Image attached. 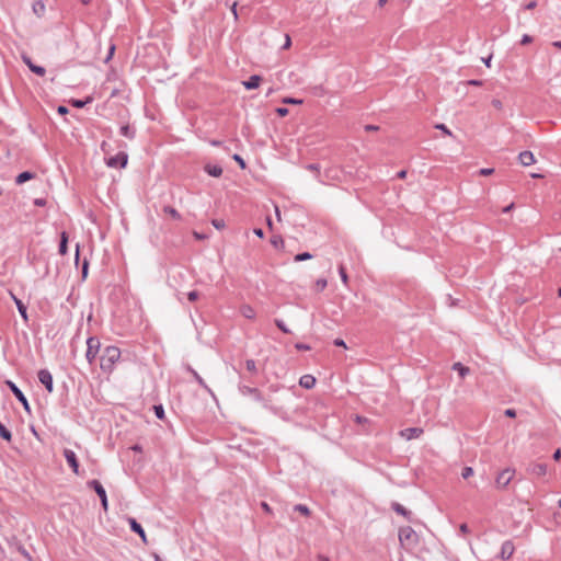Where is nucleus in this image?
<instances>
[{"label":"nucleus","mask_w":561,"mask_h":561,"mask_svg":"<svg viewBox=\"0 0 561 561\" xmlns=\"http://www.w3.org/2000/svg\"><path fill=\"white\" fill-rule=\"evenodd\" d=\"M261 507L266 512V513H272V510L270 507V505L266 503V502H262L261 503Z\"/></svg>","instance_id":"obj_57"},{"label":"nucleus","mask_w":561,"mask_h":561,"mask_svg":"<svg viewBox=\"0 0 561 561\" xmlns=\"http://www.w3.org/2000/svg\"><path fill=\"white\" fill-rule=\"evenodd\" d=\"M153 411L158 419L162 420L164 417V410L162 405H154Z\"/></svg>","instance_id":"obj_34"},{"label":"nucleus","mask_w":561,"mask_h":561,"mask_svg":"<svg viewBox=\"0 0 561 561\" xmlns=\"http://www.w3.org/2000/svg\"><path fill=\"white\" fill-rule=\"evenodd\" d=\"M339 273H340L342 282L344 284H347L348 277H347L346 271H345V268L343 266H340Z\"/></svg>","instance_id":"obj_39"},{"label":"nucleus","mask_w":561,"mask_h":561,"mask_svg":"<svg viewBox=\"0 0 561 561\" xmlns=\"http://www.w3.org/2000/svg\"><path fill=\"white\" fill-rule=\"evenodd\" d=\"M31 71H32V72H34V73H36V75H37V76H39V77H43V76H45V73H46L45 68H44V67H42V66H37V65H35V66H31Z\"/></svg>","instance_id":"obj_31"},{"label":"nucleus","mask_w":561,"mask_h":561,"mask_svg":"<svg viewBox=\"0 0 561 561\" xmlns=\"http://www.w3.org/2000/svg\"><path fill=\"white\" fill-rule=\"evenodd\" d=\"M240 391L243 394H251L256 400H261V393H260V391L256 388H251V387H248V386H243V387L240 388Z\"/></svg>","instance_id":"obj_20"},{"label":"nucleus","mask_w":561,"mask_h":561,"mask_svg":"<svg viewBox=\"0 0 561 561\" xmlns=\"http://www.w3.org/2000/svg\"><path fill=\"white\" fill-rule=\"evenodd\" d=\"M306 169L309 170V171H312V172H319L320 171L319 164H316V163L308 164L306 167Z\"/></svg>","instance_id":"obj_48"},{"label":"nucleus","mask_w":561,"mask_h":561,"mask_svg":"<svg viewBox=\"0 0 561 561\" xmlns=\"http://www.w3.org/2000/svg\"><path fill=\"white\" fill-rule=\"evenodd\" d=\"M188 370L192 373L193 377L197 380V382L203 386L209 393L213 394L211 390L208 388V386L205 383L204 379L197 374V371H195L194 369H192L191 367L188 368Z\"/></svg>","instance_id":"obj_26"},{"label":"nucleus","mask_w":561,"mask_h":561,"mask_svg":"<svg viewBox=\"0 0 561 561\" xmlns=\"http://www.w3.org/2000/svg\"><path fill=\"white\" fill-rule=\"evenodd\" d=\"M328 285V282L325 278H319L317 282H316V288L317 290L321 291L323 290Z\"/></svg>","instance_id":"obj_35"},{"label":"nucleus","mask_w":561,"mask_h":561,"mask_svg":"<svg viewBox=\"0 0 561 561\" xmlns=\"http://www.w3.org/2000/svg\"><path fill=\"white\" fill-rule=\"evenodd\" d=\"M514 545L511 541H505L501 547V557L503 559H508L514 553Z\"/></svg>","instance_id":"obj_14"},{"label":"nucleus","mask_w":561,"mask_h":561,"mask_svg":"<svg viewBox=\"0 0 561 561\" xmlns=\"http://www.w3.org/2000/svg\"><path fill=\"white\" fill-rule=\"evenodd\" d=\"M64 456H65L68 465L72 469V471L76 474H79V461L77 459V456H76L75 451H72L71 449H65L64 450Z\"/></svg>","instance_id":"obj_9"},{"label":"nucleus","mask_w":561,"mask_h":561,"mask_svg":"<svg viewBox=\"0 0 561 561\" xmlns=\"http://www.w3.org/2000/svg\"><path fill=\"white\" fill-rule=\"evenodd\" d=\"M89 102H91V98H88L87 100H72L71 103L75 107L81 108L85 106V104H88Z\"/></svg>","instance_id":"obj_32"},{"label":"nucleus","mask_w":561,"mask_h":561,"mask_svg":"<svg viewBox=\"0 0 561 561\" xmlns=\"http://www.w3.org/2000/svg\"><path fill=\"white\" fill-rule=\"evenodd\" d=\"M88 485L96 492L98 496L101 500L102 506L104 507V510H107L106 492L102 484L98 480H91L88 482Z\"/></svg>","instance_id":"obj_7"},{"label":"nucleus","mask_w":561,"mask_h":561,"mask_svg":"<svg viewBox=\"0 0 561 561\" xmlns=\"http://www.w3.org/2000/svg\"><path fill=\"white\" fill-rule=\"evenodd\" d=\"M262 81V78L257 75L251 76L247 81H243V85L248 90L256 89L259 88L260 83Z\"/></svg>","instance_id":"obj_13"},{"label":"nucleus","mask_w":561,"mask_h":561,"mask_svg":"<svg viewBox=\"0 0 561 561\" xmlns=\"http://www.w3.org/2000/svg\"><path fill=\"white\" fill-rule=\"evenodd\" d=\"M121 351L116 346H107L101 356V368L104 371H112L114 364L119 359Z\"/></svg>","instance_id":"obj_1"},{"label":"nucleus","mask_w":561,"mask_h":561,"mask_svg":"<svg viewBox=\"0 0 561 561\" xmlns=\"http://www.w3.org/2000/svg\"><path fill=\"white\" fill-rule=\"evenodd\" d=\"M163 210H164V213L169 214L174 219H180V217H181L179 211L171 206H165Z\"/></svg>","instance_id":"obj_29"},{"label":"nucleus","mask_w":561,"mask_h":561,"mask_svg":"<svg viewBox=\"0 0 561 561\" xmlns=\"http://www.w3.org/2000/svg\"><path fill=\"white\" fill-rule=\"evenodd\" d=\"M318 560H319V561H330V559H329L328 557L322 556V554H319V556H318Z\"/></svg>","instance_id":"obj_64"},{"label":"nucleus","mask_w":561,"mask_h":561,"mask_svg":"<svg viewBox=\"0 0 561 561\" xmlns=\"http://www.w3.org/2000/svg\"><path fill=\"white\" fill-rule=\"evenodd\" d=\"M399 540L404 549H413L417 545V535L410 526L401 527L399 530Z\"/></svg>","instance_id":"obj_2"},{"label":"nucleus","mask_w":561,"mask_h":561,"mask_svg":"<svg viewBox=\"0 0 561 561\" xmlns=\"http://www.w3.org/2000/svg\"><path fill=\"white\" fill-rule=\"evenodd\" d=\"M0 436L7 442L12 439L11 432L0 422Z\"/></svg>","instance_id":"obj_25"},{"label":"nucleus","mask_w":561,"mask_h":561,"mask_svg":"<svg viewBox=\"0 0 561 561\" xmlns=\"http://www.w3.org/2000/svg\"><path fill=\"white\" fill-rule=\"evenodd\" d=\"M128 161V156L125 152H118L114 157L106 159V164L110 168H125Z\"/></svg>","instance_id":"obj_6"},{"label":"nucleus","mask_w":561,"mask_h":561,"mask_svg":"<svg viewBox=\"0 0 561 561\" xmlns=\"http://www.w3.org/2000/svg\"><path fill=\"white\" fill-rule=\"evenodd\" d=\"M33 11L37 16H42L45 12V4L37 0L33 3Z\"/></svg>","instance_id":"obj_23"},{"label":"nucleus","mask_w":561,"mask_h":561,"mask_svg":"<svg viewBox=\"0 0 561 561\" xmlns=\"http://www.w3.org/2000/svg\"><path fill=\"white\" fill-rule=\"evenodd\" d=\"M22 60L28 67L30 70L31 66H35V64L32 62V59L27 55H22Z\"/></svg>","instance_id":"obj_45"},{"label":"nucleus","mask_w":561,"mask_h":561,"mask_svg":"<svg viewBox=\"0 0 561 561\" xmlns=\"http://www.w3.org/2000/svg\"><path fill=\"white\" fill-rule=\"evenodd\" d=\"M505 415L508 416V417H514L516 415V412L513 409H507L505 411Z\"/></svg>","instance_id":"obj_59"},{"label":"nucleus","mask_w":561,"mask_h":561,"mask_svg":"<svg viewBox=\"0 0 561 561\" xmlns=\"http://www.w3.org/2000/svg\"><path fill=\"white\" fill-rule=\"evenodd\" d=\"M7 385L9 386L10 390L13 392L15 398L23 404L24 410L27 413H30L31 408H30L28 401H27L26 397L24 396V393L20 390V388L14 382H12L10 380L7 381Z\"/></svg>","instance_id":"obj_5"},{"label":"nucleus","mask_w":561,"mask_h":561,"mask_svg":"<svg viewBox=\"0 0 561 561\" xmlns=\"http://www.w3.org/2000/svg\"><path fill=\"white\" fill-rule=\"evenodd\" d=\"M11 297L13 298L16 307H18V310L20 312V314L22 316V318L27 321V312H26V306L20 300L18 299L12 293H11Z\"/></svg>","instance_id":"obj_17"},{"label":"nucleus","mask_w":561,"mask_h":561,"mask_svg":"<svg viewBox=\"0 0 561 561\" xmlns=\"http://www.w3.org/2000/svg\"><path fill=\"white\" fill-rule=\"evenodd\" d=\"M34 176H35L34 173H32L30 171H24L16 176L15 182H16V184H23L26 181L34 179Z\"/></svg>","instance_id":"obj_19"},{"label":"nucleus","mask_w":561,"mask_h":561,"mask_svg":"<svg viewBox=\"0 0 561 561\" xmlns=\"http://www.w3.org/2000/svg\"><path fill=\"white\" fill-rule=\"evenodd\" d=\"M392 508L394 512H397L398 514L404 516L405 518L410 519L411 518V515L412 513L410 511H408L404 506H402L401 504L399 503H393L392 504Z\"/></svg>","instance_id":"obj_18"},{"label":"nucleus","mask_w":561,"mask_h":561,"mask_svg":"<svg viewBox=\"0 0 561 561\" xmlns=\"http://www.w3.org/2000/svg\"><path fill=\"white\" fill-rule=\"evenodd\" d=\"M561 458V450L560 449H557L553 454V459L554 460H560Z\"/></svg>","instance_id":"obj_63"},{"label":"nucleus","mask_w":561,"mask_h":561,"mask_svg":"<svg viewBox=\"0 0 561 561\" xmlns=\"http://www.w3.org/2000/svg\"><path fill=\"white\" fill-rule=\"evenodd\" d=\"M57 112H58L60 115H65V114H67V113H68V108H67L66 106H64V105H60V106H58Z\"/></svg>","instance_id":"obj_55"},{"label":"nucleus","mask_w":561,"mask_h":561,"mask_svg":"<svg viewBox=\"0 0 561 561\" xmlns=\"http://www.w3.org/2000/svg\"><path fill=\"white\" fill-rule=\"evenodd\" d=\"M198 296H199L198 291L193 290V291H190V293L187 294V299H188L190 301H195V300H197V299H198Z\"/></svg>","instance_id":"obj_43"},{"label":"nucleus","mask_w":561,"mask_h":561,"mask_svg":"<svg viewBox=\"0 0 561 561\" xmlns=\"http://www.w3.org/2000/svg\"><path fill=\"white\" fill-rule=\"evenodd\" d=\"M271 243L277 248L278 245H284V240L280 236H274L271 239Z\"/></svg>","instance_id":"obj_36"},{"label":"nucleus","mask_w":561,"mask_h":561,"mask_svg":"<svg viewBox=\"0 0 561 561\" xmlns=\"http://www.w3.org/2000/svg\"><path fill=\"white\" fill-rule=\"evenodd\" d=\"M365 129H366L367 131H375V130H378V129H379V127H378V126H376V125H366V126H365Z\"/></svg>","instance_id":"obj_60"},{"label":"nucleus","mask_w":561,"mask_h":561,"mask_svg":"<svg viewBox=\"0 0 561 561\" xmlns=\"http://www.w3.org/2000/svg\"><path fill=\"white\" fill-rule=\"evenodd\" d=\"M205 171L214 178H219L222 174V168L219 165L206 164Z\"/></svg>","instance_id":"obj_16"},{"label":"nucleus","mask_w":561,"mask_h":561,"mask_svg":"<svg viewBox=\"0 0 561 561\" xmlns=\"http://www.w3.org/2000/svg\"><path fill=\"white\" fill-rule=\"evenodd\" d=\"M241 313L243 317H245L248 319H253L255 317V311L253 310L252 307H250L248 305H244L241 307Z\"/></svg>","instance_id":"obj_24"},{"label":"nucleus","mask_w":561,"mask_h":561,"mask_svg":"<svg viewBox=\"0 0 561 561\" xmlns=\"http://www.w3.org/2000/svg\"><path fill=\"white\" fill-rule=\"evenodd\" d=\"M233 160L237 161L239 163V165L241 167V169H245V162L244 160L239 156V154H233Z\"/></svg>","instance_id":"obj_44"},{"label":"nucleus","mask_w":561,"mask_h":561,"mask_svg":"<svg viewBox=\"0 0 561 561\" xmlns=\"http://www.w3.org/2000/svg\"><path fill=\"white\" fill-rule=\"evenodd\" d=\"M423 430L421 427H409L405 430H402L400 432V435L405 438L407 440H411L414 438H417L422 435Z\"/></svg>","instance_id":"obj_10"},{"label":"nucleus","mask_w":561,"mask_h":561,"mask_svg":"<svg viewBox=\"0 0 561 561\" xmlns=\"http://www.w3.org/2000/svg\"><path fill=\"white\" fill-rule=\"evenodd\" d=\"M536 5H537V2H536V1H530L529 3H527V4L525 5V9H526V10H533V9H535V8H536Z\"/></svg>","instance_id":"obj_58"},{"label":"nucleus","mask_w":561,"mask_h":561,"mask_svg":"<svg viewBox=\"0 0 561 561\" xmlns=\"http://www.w3.org/2000/svg\"><path fill=\"white\" fill-rule=\"evenodd\" d=\"M458 373L460 376H465L469 373V368L468 367H463L461 366L459 363H458Z\"/></svg>","instance_id":"obj_49"},{"label":"nucleus","mask_w":561,"mask_h":561,"mask_svg":"<svg viewBox=\"0 0 561 561\" xmlns=\"http://www.w3.org/2000/svg\"><path fill=\"white\" fill-rule=\"evenodd\" d=\"M531 42H533V37L527 34L523 35V37L520 39L522 45H527V44H530Z\"/></svg>","instance_id":"obj_47"},{"label":"nucleus","mask_w":561,"mask_h":561,"mask_svg":"<svg viewBox=\"0 0 561 561\" xmlns=\"http://www.w3.org/2000/svg\"><path fill=\"white\" fill-rule=\"evenodd\" d=\"M245 368L247 370H249L250 373H256V365H255V362L253 359H248L245 362Z\"/></svg>","instance_id":"obj_33"},{"label":"nucleus","mask_w":561,"mask_h":561,"mask_svg":"<svg viewBox=\"0 0 561 561\" xmlns=\"http://www.w3.org/2000/svg\"><path fill=\"white\" fill-rule=\"evenodd\" d=\"M435 128L442 130L447 136H453L451 130H449L444 124H437L435 125Z\"/></svg>","instance_id":"obj_37"},{"label":"nucleus","mask_w":561,"mask_h":561,"mask_svg":"<svg viewBox=\"0 0 561 561\" xmlns=\"http://www.w3.org/2000/svg\"><path fill=\"white\" fill-rule=\"evenodd\" d=\"M275 324H276V325H277V328H278L279 330H282L284 333H289V332H290V331H289V329L284 324V322H283L282 320L276 319V320H275Z\"/></svg>","instance_id":"obj_38"},{"label":"nucleus","mask_w":561,"mask_h":561,"mask_svg":"<svg viewBox=\"0 0 561 561\" xmlns=\"http://www.w3.org/2000/svg\"><path fill=\"white\" fill-rule=\"evenodd\" d=\"M211 224L217 229H222L225 227V221L222 219H214Z\"/></svg>","instance_id":"obj_41"},{"label":"nucleus","mask_w":561,"mask_h":561,"mask_svg":"<svg viewBox=\"0 0 561 561\" xmlns=\"http://www.w3.org/2000/svg\"><path fill=\"white\" fill-rule=\"evenodd\" d=\"M294 510L296 512H299L300 514L305 515V516H309L310 515V510L308 508V506L304 505V504H297L294 506Z\"/></svg>","instance_id":"obj_28"},{"label":"nucleus","mask_w":561,"mask_h":561,"mask_svg":"<svg viewBox=\"0 0 561 561\" xmlns=\"http://www.w3.org/2000/svg\"><path fill=\"white\" fill-rule=\"evenodd\" d=\"M128 523H129V526H130V529L138 534L142 540V542H147V537H146V534H145V530L144 528L141 527V525L139 523H137V520L135 518H128Z\"/></svg>","instance_id":"obj_11"},{"label":"nucleus","mask_w":561,"mask_h":561,"mask_svg":"<svg viewBox=\"0 0 561 561\" xmlns=\"http://www.w3.org/2000/svg\"><path fill=\"white\" fill-rule=\"evenodd\" d=\"M114 51H115V45H111L110 50H108V55H107L105 61H108L112 58Z\"/></svg>","instance_id":"obj_56"},{"label":"nucleus","mask_w":561,"mask_h":561,"mask_svg":"<svg viewBox=\"0 0 561 561\" xmlns=\"http://www.w3.org/2000/svg\"><path fill=\"white\" fill-rule=\"evenodd\" d=\"M67 243H68V236L64 231L60 236V243H59V253L61 255H65L67 253Z\"/></svg>","instance_id":"obj_22"},{"label":"nucleus","mask_w":561,"mask_h":561,"mask_svg":"<svg viewBox=\"0 0 561 561\" xmlns=\"http://www.w3.org/2000/svg\"><path fill=\"white\" fill-rule=\"evenodd\" d=\"M88 268H89V263L87 260H84L83 265H82V277L83 278H85L88 275Z\"/></svg>","instance_id":"obj_52"},{"label":"nucleus","mask_w":561,"mask_h":561,"mask_svg":"<svg viewBox=\"0 0 561 561\" xmlns=\"http://www.w3.org/2000/svg\"><path fill=\"white\" fill-rule=\"evenodd\" d=\"M314 383H316V378L311 375H304L299 380V385L306 389L313 388Z\"/></svg>","instance_id":"obj_15"},{"label":"nucleus","mask_w":561,"mask_h":561,"mask_svg":"<svg viewBox=\"0 0 561 561\" xmlns=\"http://www.w3.org/2000/svg\"><path fill=\"white\" fill-rule=\"evenodd\" d=\"M295 347L299 351H309L310 350V346L307 345V344H304V343H297L295 345Z\"/></svg>","instance_id":"obj_51"},{"label":"nucleus","mask_w":561,"mask_h":561,"mask_svg":"<svg viewBox=\"0 0 561 561\" xmlns=\"http://www.w3.org/2000/svg\"><path fill=\"white\" fill-rule=\"evenodd\" d=\"M334 345H335V346H341V347H345V348H346V344H345V342H344L342 339H336V340H334Z\"/></svg>","instance_id":"obj_53"},{"label":"nucleus","mask_w":561,"mask_h":561,"mask_svg":"<svg viewBox=\"0 0 561 561\" xmlns=\"http://www.w3.org/2000/svg\"><path fill=\"white\" fill-rule=\"evenodd\" d=\"M121 134L129 139L135 137V130H133L129 125H124L121 127Z\"/></svg>","instance_id":"obj_27"},{"label":"nucleus","mask_w":561,"mask_h":561,"mask_svg":"<svg viewBox=\"0 0 561 561\" xmlns=\"http://www.w3.org/2000/svg\"><path fill=\"white\" fill-rule=\"evenodd\" d=\"M276 113L280 116V117H284L288 114V108L286 107H278L276 108Z\"/></svg>","instance_id":"obj_50"},{"label":"nucleus","mask_w":561,"mask_h":561,"mask_svg":"<svg viewBox=\"0 0 561 561\" xmlns=\"http://www.w3.org/2000/svg\"><path fill=\"white\" fill-rule=\"evenodd\" d=\"M34 203L36 206H44L46 204V201L43 198H37Z\"/></svg>","instance_id":"obj_62"},{"label":"nucleus","mask_w":561,"mask_h":561,"mask_svg":"<svg viewBox=\"0 0 561 561\" xmlns=\"http://www.w3.org/2000/svg\"><path fill=\"white\" fill-rule=\"evenodd\" d=\"M18 550H19V552H20L24 558H26L27 560L32 561V558H31L30 553L27 552V550H26L24 547L19 546V547H18Z\"/></svg>","instance_id":"obj_42"},{"label":"nucleus","mask_w":561,"mask_h":561,"mask_svg":"<svg viewBox=\"0 0 561 561\" xmlns=\"http://www.w3.org/2000/svg\"><path fill=\"white\" fill-rule=\"evenodd\" d=\"M531 472L538 477H543L547 473V466L545 463H535Z\"/></svg>","instance_id":"obj_21"},{"label":"nucleus","mask_w":561,"mask_h":561,"mask_svg":"<svg viewBox=\"0 0 561 561\" xmlns=\"http://www.w3.org/2000/svg\"><path fill=\"white\" fill-rule=\"evenodd\" d=\"M494 172L493 169H481L480 174L481 175H491Z\"/></svg>","instance_id":"obj_54"},{"label":"nucleus","mask_w":561,"mask_h":561,"mask_svg":"<svg viewBox=\"0 0 561 561\" xmlns=\"http://www.w3.org/2000/svg\"><path fill=\"white\" fill-rule=\"evenodd\" d=\"M514 474H515V471L511 468H506V469L502 470L496 477V480H495L496 485L499 488H505L512 481V479L514 478Z\"/></svg>","instance_id":"obj_4"},{"label":"nucleus","mask_w":561,"mask_h":561,"mask_svg":"<svg viewBox=\"0 0 561 561\" xmlns=\"http://www.w3.org/2000/svg\"><path fill=\"white\" fill-rule=\"evenodd\" d=\"M518 160L524 167L531 165L536 162L535 156L531 151L520 152L518 156Z\"/></svg>","instance_id":"obj_12"},{"label":"nucleus","mask_w":561,"mask_h":561,"mask_svg":"<svg viewBox=\"0 0 561 561\" xmlns=\"http://www.w3.org/2000/svg\"><path fill=\"white\" fill-rule=\"evenodd\" d=\"M38 380L41 383L45 386L48 392H53L54 390V383H53V376L47 369H41L37 374Z\"/></svg>","instance_id":"obj_8"},{"label":"nucleus","mask_w":561,"mask_h":561,"mask_svg":"<svg viewBox=\"0 0 561 561\" xmlns=\"http://www.w3.org/2000/svg\"><path fill=\"white\" fill-rule=\"evenodd\" d=\"M310 259H312V254H310L309 252L299 253L294 257L295 262H301Z\"/></svg>","instance_id":"obj_30"},{"label":"nucleus","mask_w":561,"mask_h":561,"mask_svg":"<svg viewBox=\"0 0 561 561\" xmlns=\"http://www.w3.org/2000/svg\"><path fill=\"white\" fill-rule=\"evenodd\" d=\"M283 103H285V104H301L302 100L294 99V98H285L283 100Z\"/></svg>","instance_id":"obj_40"},{"label":"nucleus","mask_w":561,"mask_h":561,"mask_svg":"<svg viewBox=\"0 0 561 561\" xmlns=\"http://www.w3.org/2000/svg\"><path fill=\"white\" fill-rule=\"evenodd\" d=\"M472 474H473V470H472V468H470V467H466V468L462 470V477H463L465 479L469 478V477H470V476H472Z\"/></svg>","instance_id":"obj_46"},{"label":"nucleus","mask_w":561,"mask_h":561,"mask_svg":"<svg viewBox=\"0 0 561 561\" xmlns=\"http://www.w3.org/2000/svg\"><path fill=\"white\" fill-rule=\"evenodd\" d=\"M87 346H88V348H87L85 357H87L88 362L91 364L98 355V352L100 348V341L96 337H89L87 341Z\"/></svg>","instance_id":"obj_3"},{"label":"nucleus","mask_w":561,"mask_h":561,"mask_svg":"<svg viewBox=\"0 0 561 561\" xmlns=\"http://www.w3.org/2000/svg\"><path fill=\"white\" fill-rule=\"evenodd\" d=\"M254 233H255L259 238H263V237H264V231H263L261 228H255V229H254Z\"/></svg>","instance_id":"obj_61"}]
</instances>
